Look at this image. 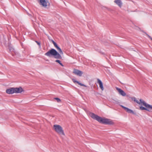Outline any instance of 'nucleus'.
<instances>
[{
    "label": "nucleus",
    "instance_id": "f257e3e1",
    "mask_svg": "<svg viewBox=\"0 0 152 152\" xmlns=\"http://www.w3.org/2000/svg\"><path fill=\"white\" fill-rule=\"evenodd\" d=\"M90 115L93 119L97 120L101 124L109 125H113L114 124L112 121L110 119L105 118H102L92 113H90Z\"/></svg>",
    "mask_w": 152,
    "mask_h": 152
},
{
    "label": "nucleus",
    "instance_id": "f03ea898",
    "mask_svg": "<svg viewBox=\"0 0 152 152\" xmlns=\"http://www.w3.org/2000/svg\"><path fill=\"white\" fill-rule=\"evenodd\" d=\"M45 55L49 57L53 56L56 59H61L62 58L60 53L53 48L49 50L45 53Z\"/></svg>",
    "mask_w": 152,
    "mask_h": 152
},
{
    "label": "nucleus",
    "instance_id": "7ed1b4c3",
    "mask_svg": "<svg viewBox=\"0 0 152 152\" xmlns=\"http://www.w3.org/2000/svg\"><path fill=\"white\" fill-rule=\"evenodd\" d=\"M55 131L58 134L64 135V134L62 127L60 125H55L53 126Z\"/></svg>",
    "mask_w": 152,
    "mask_h": 152
},
{
    "label": "nucleus",
    "instance_id": "20e7f679",
    "mask_svg": "<svg viewBox=\"0 0 152 152\" xmlns=\"http://www.w3.org/2000/svg\"><path fill=\"white\" fill-rule=\"evenodd\" d=\"M73 72L75 74L80 77L82 76L83 73L82 71L75 69H74Z\"/></svg>",
    "mask_w": 152,
    "mask_h": 152
},
{
    "label": "nucleus",
    "instance_id": "39448f33",
    "mask_svg": "<svg viewBox=\"0 0 152 152\" xmlns=\"http://www.w3.org/2000/svg\"><path fill=\"white\" fill-rule=\"evenodd\" d=\"M6 92L7 94H10L15 93V88L12 87L7 89L6 90Z\"/></svg>",
    "mask_w": 152,
    "mask_h": 152
},
{
    "label": "nucleus",
    "instance_id": "423d86ee",
    "mask_svg": "<svg viewBox=\"0 0 152 152\" xmlns=\"http://www.w3.org/2000/svg\"><path fill=\"white\" fill-rule=\"evenodd\" d=\"M120 106L124 109L127 112L129 113H132L134 115L135 114V113L134 112V111L128 108L127 107H124L123 105H120Z\"/></svg>",
    "mask_w": 152,
    "mask_h": 152
},
{
    "label": "nucleus",
    "instance_id": "0eeeda50",
    "mask_svg": "<svg viewBox=\"0 0 152 152\" xmlns=\"http://www.w3.org/2000/svg\"><path fill=\"white\" fill-rule=\"evenodd\" d=\"M131 99H132V100H134V102H136V103H137V104H139L140 105L141 104H142L143 105V102H145L143 100H142L141 99H140V102H139V101L137 100L135 98V97H131Z\"/></svg>",
    "mask_w": 152,
    "mask_h": 152
},
{
    "label": "nucleus",
    "instance_id": "6e6552de",
    "mask_svg": "<svg viewBox=\"0 0 152 152\" xmlns=\"http://www.w3.org/2000/svg\"><path fill=\"white\" fill-rule=\"evenodd\" d=\"M116 90L118 91V92L119 94L120 95L124 96H125L126 95V93L123 90L121 89L118 88H117Z\"/></svg>",
    "mask_w": 152,
    "mask_h": 152
},
{
    "label": "nucleus",
    "instance_id": "1a4fd4ad",
    "mask_svg": "<svg viewBox=\"0 0 152 152\" xmlns=\"http://www.w3.org/2000/svg\"><path fill=\"white\" fill-rule=\"evenodd\" d=\"M24 90L21 87L15 88V92L16 93H20L23 91Z\"/></svg>",
    "mask_w": 152,
    "mask_h": 152
},
{
    "label": "nucleus",
    "instance_id": "9d476101",
    "mask_svg": "<svg viewBox=\"0 0 152 152\" xmlns=\"http://www.w3.org/2000/svg\"><path fill=\"white\" fill-rule=\"evenodd\" d=\"M48 3V2H47L45 0H40V4L43 7H46Z\"/></svg>",
    "mask_w": 152,
    "mask_h": 152
},
{
    "label": "nucleus",
    "instance_id": "9b49d317",
    "mask_svg": "<svg viewBox=\"0 0 152 152\" xmlns=\"http://www.w3.org/2000/svg\"><path fill=\"white\" fill-rule=\"evenodd\" d=\"M143 105L145 106L146 107L148 108V109L149 110H152V105H150L148 104H147L146 102H143Z\"/></svg>",
    "mask_w": 152,
    "mask_h": 152
},
{
    "label": "nucleus",
    "instance_id": "f8f14e48",
    "mask_svg": "<svg viewBox=\"0 0 152 152\" xmlns=\"http://www.w3.org/2000/svg\"><path fill=\"white\" fill-rule=\"evenodd\" d=\"M97 83L99 84V87L101 88L102 90H104V87L103 85V83L102 81L99 79H97Z\"/></svg>",
    "mask_w": 152,
    "mask_h": 152
},
{
    "label": "nucleus",
    "instance_id": "ddd939ff",
    "mask_svg": "<svg viewBox=\"0 0 152 152\" xmlns=\"http://www.w3.org/2000/svg\"><path fill=\"white\" fill-rule=\"evenodd\" d=\"M114 2L120 7H121L122 6V3L121 0H115Z\"/></svg>",
    "mask_w": 152,
    "mask_h": 152
},
{
    "label": "nucleus",
    "instance_id": "4468645a",
    "mask_svg": "<svg viewBox=\"0 0 152 152\" xmlns=\"http://www.w3.org/2000/svg\"><path fill=\"white\" fill-rule=\"evenodd\" d=\"M72 81H73V82L74 83H77L78 85H80L81 86H84V87H87L86 86V85H84V84H82V83H80L78 81L74 79H72Z\"/></svg>",
    "mask_w": 152,
    "mask_h": 152
},
{
    "label": "nucleus",
    "instance_id": "2eb2a0df",
    "mask_svg": "<svg viewBox=\"0 0 152 152\" xmlns=\"http://www.w3.org/2000/svg\"><path fill=\"white\" fill-rule=\"evenodd\" d=\"M56 48L57 50L58 51L59 53L60 54H63V52L61 50V48L58 46L57 47H56Z\"/></svg>",
    "mask_w": 152,
    "mask_h": 152
},
{
    "label": "nucleus",
    "instance_id": "dca6fc26",
    "mask_svg": "<svg viewBox=\"0 0 152 152\" xmlns=\"http://www.w3.org/2000/svg\"><path fill=\"white\" fill-rule=\"evenodd\" d=\"M140 109L141 110H145L147 111H150V110L148 109V108L146 107V108L145 107L142 106L140 107Z\"/></svg>",
    "mask_w": 152,
    "mask_h": 152
},
{
    "label": "nucleus",
    "instance_id": "f3484780",
    "mask_svg": "<svg viewBox=\"0 0 152 152\" xmlns=\"http://www.w3.org/2000/svg\"><path fill=\"white\" fill-rule=\"evenodd\" d=\"M55 61L56 62L58 63L61 66H64V65L62 64L61 62V61H60L59 60H56Z\"/></svg>",
    "mask_w": 152,
    "mask_h": 152
},
{
    "label": "nucleus",
    "instance_id": "a211bd4d",
    "mask_svg": "<svg viewBox=\"0 0 152 152\" xmlns=\"http://www.w3.org/2000/svg\"><path fill=\"white\" fill-rule=\"evenodd\" d=\"M54 99L56 100L58 102H61V99L58 98H55Z\"/></svg>",
    "mask_w": 152,
    "mask_h": 152
},
{
    "label": "nucleus",
    "instance_id": "6ab92c4d",
    "mask_svg": "<svg viewBox=\"0 0 152 152\" xmlns=\"http://www.w3.org/2000/svg\"><path fill=\"white\" fill-rule=\"evenodd\" d=\"M35 42L37 43L39 45V47L40 48H41V43L40 42H38L37 41H35Z\"/></svg>",
    "mask_w": 152,
    "mask_h": 152
},
{
    "label": "nucleus",
    "instance_id": "aec40b11",
    "mask_svg": "<svg viewBox=\"0 0 152 152\" xmlns=\"http://www.w3.org/2000/svg\"><path fill=\"white\" fill-rule=\"evenodd\" d=\"M53 44L54 45L55 48H56V47H57L58 46L56 42L53 43Z\"/></svg>",
    "mask_w": 152,
    "mask_h": 152
},
{
    "label": "nucleus",
    "instance_id": "412c9836",
    "mask_svg": "<svg viewBox=\"0 0 152 152\" xmlns=\"http://www.w3.org/2000/svg\"><path fill=\"white\" fill-rule=\"evenodd\" d=\"M145 34H146V35H147V36L148 37L151 39L152 40V38L149 35H148V34H147L146 33H145Z\"/></svg>",
    "mask_w": 152,
    "mask_h": 152
},
{
    "label": "nucleus",
    "instance_id": "4be33fe9",
    "mask_svg": "<svg viewBox=\"0 0 152 152\" xmlns=\"http://www.w3.org/2000/svg\"><path fill=\"white\" fill-rule=\"evenodd\" d=\"M27 13L28 15L29 16H32V15H31V14H29V13H28V12H27Z\"/></svg>",
    "mask_w": 152,
    "mask_h": 152
},
{
    "label": "nucleus",
    "instance_id": "5701e85b",
    "mask_svg": "<svg viewBox=\"0 0 152 152\" xmlns=\"http://www.w3.org/2000/svg\"><path fill=\"white\" fill-rule=\"evenodd\" d=\"M51 41L53 44V43L55 42L52 39Z\"/></svg>",
    "mask_w": 152,
    "mask_h": 152
},
{
    "label": "nucleus",
    "instance_id": "b1692460",
    "mask_svg": "<svg viewBox=\"0 0 152 152\" xmlns=\"http://www.w3.org/2000/svg\"><path fill=\"white\" fill-rule=\"evenodd\" d=\"M12 50V49H11V48H10L9 49V50H10V51H11V50Z\"/></svg>",
    "mask_w": 152,
    "mask_h": 152
},
{
    "label": "nucleus",
    "instance_id": "393cba45",
    "mask_svg": "<svg viewBox=\"0 0 152 152\" xmlns=\"http://www.w3.org/2000/svg\"><path fill=\"white\" fill-rule=\"evenodd\" d=\"M126 96H128V95H126Z\"/></svg>",
    "mask_w": 152,
    "mask_h": 152
}]
</instances>
